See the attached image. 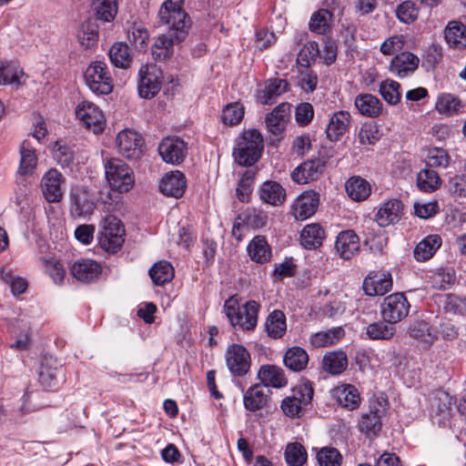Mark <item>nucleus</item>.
<instances>
[{"instance_id":"1","label":"nucleus","mask_w":466,"mask_h":466,"mask_svg":"<svg viewBox=\"0 0 466 466\" xmlns=\"http://www.w3.org/2000/svg\"><path fill=\"white\" fill-rule=\"evenodd\" d=\"M183 0H167L159 9V22L167 26V34L177 42L183 41L190 27V19L182 8Z\"/></svg>"},{"instance_id":"2","label":"nucleus","mask_w":466,"mask_h":466,"mask_svg":"<svg viewBox=\"0 0 466 466\" xmlns=\"http://www.w3.org/2000/svg\"><path fill=\"white\" fill-rule=\"evenodd\" d=\"M259 309L260 305L257 301L248 300L240 306L235 297H230L224 304V311L231 326L243 331L255 329Z\"/></svg>"},{"instance_id":"3","label":"nucleus","mask_w":466,"mask_h":466,"mask_svg":"<svg viewBox=\"0 0 466 466\" xmlns=\"http://www.w3.org/2000/svg\"><path fill=\"white\" fill-rule=\"evenodd\" d=\"M263 137L257 129L244 130L239 137L233 156L240 166H252L261 157Z\"/></svg>"},{"instance_id":"4","label":"nucleus","mask_w":466,"mask_h":466,"mask_svg":"<svg viewBox=\"0 0 466 466\" xmlns=\"http://www.w3.org/2000/svg\"><path fill=\"white\" fill-rule=\"evenodd\" d=\"M125 229L120 219L112 215L105 217L97 233L99 247L106 252H117L124 243Z\"/></svg>"},{"instance_id":"5","label":"nucleus","mask_w":466,"mask_h":466,"mask_svg":"<svg viewBox=\"0 0 466 466\" xmlns=\"http://www.w3.org/2000/svg\"><path fill=\"white\" fill-rule=\"evenodd\" d=\"M106 177L110 187L119 192L129 191L135 183L132 169L121 159L111 158L105 164Z\"/></svg>"},{"instance_id":"6","label":"nucleus","mask_w":466,"mask_h":466,"mask_svg":"<svg viewBox=\"0 0 466 466\" xmlns=\"http://www.w3.org/2000/svg\"><path fill=\"white\" fill-rule=\"evenodd\" d=\"M84 77L89 89L96 94L108 95L113 91V79L105 62H92L86 69Z\"/></svg>"},{"instance_id":"7","label":"nucleus","mask_w":466,"mask_h":466,"mask_svg":"<svg viewBox=\"0 0 466 466\" xmlns=\"http://www.w3.org/2000/svg\"><path fill=\"white\" fill-rule=\"evenodd\" d=\"M410 308V304L407 298L400 292L385 297L380 306L382 319L392 325L405 319L409 314Z\"/></svg>"},{"instance_id":"8","label":"nucleus","mask_w":466,"mask_h":466,"mask_svg":"<svg viewBox=\"0 0 466 466\" xmlns=\"http://www.w3.org/2000/svg\"><path fill=\"white\" fill-rule=\"evenodd\" d=\"M225 360L229 372L235 377L245 376L250 369V354L240 344L229 345L225 353Z\"/></svg>"},{"instance_id":"9","label":"nucleus","mask_w":466,"mask_h":466,"mask_svg":"<svg viewBox=\"0 0 466 466\" xmlns=\"http://www.w3.org/2000/svg\"><path fill=\"white\" fill-rule=\"evenodd\" d=\"M138 93L141 97L152 98L160 90L162 83V72L154 65H147L140 67L138 72Z\"/></svg>"},{"instance_id":"10","label":"nucleus","mask_w":466,"mask_h":466,"mask_svg":"<svg viewBox=\"0 0 466 466\" xmlns=\"http://www.w3.org/2000/svg\"><path fill=\"white\" fill-rule=\"evenodd\" d=\"M76 117L81 123L95 134L104 130L105 117L102 111L95 104L84 101L76 106Z\"/></svg>"},{"instance_id":"11","label":"nucleus","mask_w":466,"mask_h":466,"mask_svg":"<svg viewBox=\"0 0 466 466\" xmlns=\"http://www.w3.org/2000/svg\"><path fill=\"white\" fill-rule=\"evenodd\" d=\"M187 147L183 139L177 137L164 138L158 146L162 159L171 165H179L187 156Z\"/></svg>"},{"instance_id":"12","label":"nucleus","mask_w":466,"mask_h":466,"mask_svg":"<svg viewBox=\"0 0 466 466\" xmlns=\"http://www.w3.org/2000/svg\"><path fill=\"white\" fill-rule=\"evenodd\" d=\"M116 142L119 153L127 158L137 159L143 152L144 140L134 130L125 129L119 132Z\"/></svg>"},{"instance_id":"13","label":"nucleus","mask_w":466,"mask_h":466,"mask_svg":"<svg viewBox=\"0 0 466 466\" xmlns=\"http://www.w3.org/2000/svg\"><path fill=\"white\" fill-rule=\"evenodd\" d=\"M71 213L76 217L91 215L95 209L92 193L85 187H75L71 190Z\"/></svg>"},{"instance_id":"14","label":"nucleus","mask_w":466,"mask_h":466,"mask_svg":"<svg viewBox=\"0 0 466 466\" xmlns=\"http://www.w3.org/2000/svg\"><path fill=\"white\" fill-rule=\"evenodd\" d=\"M319 204V195L315 191L300 194L292 205V215L297 220H305L315 214Z\"/></svg>"},{"instance_id":"15","label":"nucleus","mask_w":466,"mask_h":466,"mask_svg":"<svg viewBox=\"0 0 466 466\" xmlns=\"http://www.w3.org/2000/svg\"><path fill=\"white\" fill-rule=\"evenodd\" d=\"M363 290L367 296H381L392 287L391 275L388 272H371L363 280Z\"/></svg>"},{"instance_id":"16","label":"nucleus","mask_w":466,"mask_h":466,"mask_svg":"<svg viewBox=\"0 0 466 466\" xmlns=\"http://www.w3.org/2000/svg\"><path fill=\"white\" fill-rule=\"evenodd\" d=\"M434 108L440 115L450 117L466 114V102L454 94L441 93L436 98Z\"/></svg>"},{"instance_id":"17","label":"nucleus","mask_w":466,"mask_h":466,"mask_svg":"<svg viewBox=\"0 0 466 466\" xmlns=\"http://www.w3.org/2000/svg\"><path fill=\"white\" fill-rule=\"evenodd\" d=\"M64 177L56 169H49L42 177L41 187L45 198L50 203H56L62 199L61 188Z\"/></svg>"},{"instance_id":"18","label":"nucleus","mask_w":466,"mask_h":466,"mask_svg":"<svg viewBox=\"0 0 466 466\" xmlns=\"http://www.w3.org/2000/svg\"><path fill=\"white\" fill-rule=\"evenodd\" d=\"M325 162L319 158L308 160L297 167L291 173L293 181L304 185L316 180L323 172Z\"/></svg>"},{"instance_id":"19","label":"nucleus","mask_w":466,"mask_h":466,"mask_svg":"<svg viewBox=\"0 0 466 466\" xmlns=\"http://www.w3.org/2000/svg\"><path fill=\"white\" fill-rule=\"evenodd\" d=\"M403 204L397 198L384 202L378 209L375 220L380 227L385 228L397 223L402 215Z\"/></svg>"},{"instance_id":"20","label":"nucleus","mask_w":466,"mask_h":466,"mask_svg":"<svg viewBox=\"0 0 466 466\" xmlns=\"http://www.w3.org/2000/svg\"><path fill=\"white\" fill-rule=\"evenodd\" d=\"M186 177L178 170L167 173L160 181V191L167 197L178 198L183 196L186 190Z\"/></svg>"},{"instance_id":"21","label":"nucleus","mask_w":466,"mask_h":466,"mask_svg":"<svg viewBox=\"0 0 466 466\" xmlns=\"http://www.w3.org/2000/svg\"><path fill=\"white\" fill-rule=\"evenodd\" d=\"M420 58L410 52H401L396 55L390 62V71L398 77H405L413 73L419 66Z\"/></svg>"},{"instance_id":"22","label":"nucleus","mask_w":466,"mask_h":466,"mask_svg":"<svg viewBox=\"0 0 466 466\" xmlns=\"http://www.w3.org/2000/svg\"><path fill=\"white\" fill-rule=\"evenodd\" d=\"M335 248L340 258H351L360 249L358 235L351 229L341 231L337 237Z\"/></svg>"},{"instance_id":"23","label":"nucleus","mask_w":466,"mask_h":466,"mask_svg":"<svg viewBox=\"0 0 466 466\" xmlns=\"http://www.w3.org/2000/svg\"><path fill=\"white\" fill-rule=\"evenodd\" d=\"M351 121L350 112L339 110L332 114L326 128L327 137L330 141H339L349 129Z\"/></svg>"},{"instance_id":"24","label":"nucleus","mask_w":466,"mask_h":466,"mask_svg":"<svg viewBox=\"0 0 466 466\" xmlns=\"http://www.w3.org/2000/svg\"><path fill=\"white\" fill-rule=\"evenodd\" d=\"M270 390L265 385L257 383L245 392L243 396L244 406L250 411H256L265 407L269 400Z\"/></svg>"},{"instance_id":"25","label":"nucleus","mask_w":466,"mask_h":466,"mask_svg":"<svg viewBox=\"0 0 466 466\" xmlns=\"http://www.w3.org/2000/svg\"><path fill=\"white\" fill-rule=\"evenodd\" d=\"M101 271V266L93 259L79 260L75 262L71 267L73 277L86 283L96 280Z\"/></svg>"},{"instance_id":"26","label":"nucleus","mask_w":466,"mask_h":466,"mask_svg":"<svg viewBox=\"0 0 466 466\" xmlns=\"http://www.w3.org/2000/svg\"><path fill=\"white\" fill-rule=\"evenodd\" d=\"M257 377L260 380L259 384L265 385L267 389L268 387L281 388L287 384L282 369L275 365L267 364L261 366Z\"/></svg>"},{"instance_id":"27","label":"nucleus","mask_w":466,"mask_h":466,"mask_svg":"<svg viewBox=\"0 0 466 466\" xmlns=\"http://www.w3.org/2000/svg\"><path fill=\"white\" fill-rule=\"evenodd\" d=\"M290 113V104L281 103L266 117V126L275 136L281 134Z\"/></svg>"},{"instance_id":"28","label":"nucleus","mask_w":466,"mask_h":466,"mask_svg":"<svg viewBox=\"0 0 466 466\" xmlns=\"http://www.w3.org/2000/svg\"><path fill=\"white\" fill-rule=\"evenodd\" d=\"M25 74L12 61L0 60V86H16L24 84Z\"/></svg>"},{"instance_id":"29","label":"nucleus","mask_w":466,"mask_h":466,"mask_svg":"<svg viewBox=\"0 0 466 466\" xmlns=\"http://www.w3.org/2000/svg\"><path fill=\"white\" fill-rule=\"evenodd\" d=\"M259 198L265 203L272 206L281 205L286 199V191L276 181H266L258 189Z\"/></svg>"},{"instance_id":"30","label":"nucleus","mask_w":466,"mask_h":466,"mask_svg":"<svg viewBox=\"0 0 466 466\" xmlns=\"http://www.w3.org/2000/svg\"><path fill=\"white\" fill-rule=\"evenodd\" d=\"M441 246V238L439 235H429L416 245L413 251L414 258L417 261H426L436 253Z\"/></svg>"},{"instance_id":"31","label":"nucleus","mask_w":466,"mask_h":466,"mask_svg":"<svg viewBox=\"0 0 466 466\" xmlns=\"http://www.w3.org/2000/svg\"><path fill=\"white\" fill-rule=\"evenodd\" d=\"M325 231L318 223L306 225L300 232V244L307 249H315L322 245Z\"/></svg>"},{"instance_id":"32","label":"nucleus","mask_w":466,"mask_h":466,"mask_svg":"<svg viewBox=\"0 0 466 466\" xmlns=\"http://www.w3.org/2000/svg\"><path fill=\"white\" fill-rule=\"evenodd\" d=\"M444 37L450 46L462 49L466 46V26L459 21H451L444 30Z\"/></svg>"},{"instance_id":"33","label":"nucleus","mask_w":466,"mask_h":466,"mask_svg":"<svg viewBox=\"0 0 466 466\" xmlns=\"http://www.w3.org/2000/svg\"><path fill=\"white\" fill-rule=\"evenodd\" d=\"M355 106L363 116L376 117L382 111V103L371 94H360L355 98Z\"/></svg>"},{"instance_id":"34","label":"nucleus","mask_w":466,"mask_h":466,"mask_svg":"<svg viewBox=\"0 0 466 466\" xmlns=\"http://www.w3.org/2000/svg\"><path fill=\"white\" fill-rule=\"evenodd\" d=\"M175 43L178 42L170 34L158 35L151 48L153 58L157 61H165L169 58L174 53Z\"/></svg>"},{"instance_id":"35","label":"nucleus","mask_w":466,"mask_h":466,"mask_svg":"<svg viewBox=\"0 0 466 466\" xmlns=\"http://www.w3.org/2000/svg\"><path fill=\"white\" fill-rule=\"evenodd\" d=\"M334 396L342 407L349 410L357 409L360 403V397L358 390L350 384L338 386L334 390Z\"/></svg>"},{"instance_id":"36","label":"nucleus","mask_w":466,"mask_h":466,"mask_svg":"<svg viewBox=\"0 0 466 466\" xmlns=\"http://www.w3.org/2000/svg\"><path fill=\"white\" fill-rule=\"evenodd\" d=\"M344 334V329L341 327H335L312 334L309 342L315 348L328 347L339 342Z\"/></svg>"},{"instance_id":"37","label":"nucleus","mask_w":466,"mask_h":466,"mask_svg":"<svg viewBox=\"0 0 466 466\" xmlns=\"http://www.w3.org/2000/svg\"><path fill=\"white\" fill-rule=\"evenodd\" d=\"M283 361L289 370L299 372L306 369L309 363V355L304 349L292 347L286 351Z\"/></svg>"},{"instance_id":"38","label":"nucleus","mask_w":466,"mask_h":466,"mask_svg":"<svg viewBox=\"0 0 466 466\" xmlns=\"http://www.w3.org/2000/svg\"><path fill=\"white\" fill-rule=\"evenodd\" d=\"M289 83L283 78H269L266 82L262 95L260 96L261 103L264 105L272 104L277 97L288 91Z\"/></svg>"},{"instance_id":"39","label":"nucleus","mask_w":466,"mask_h":466,"mask_svg":"<svg viewBox=\"0 0 466 466\" xmlns=\"http://www.w3.org/2000/svg\"><path fill=\"white\" fill-rule=\"evenodd\" d=\"M348 196L354 201L365 200L371 192L370 183L360 177H351L345 185Z\"/></svg>"},{"instance_id":"40","label":"nucleus","mask_w":466,"mask_h":466,"mask_svg":"<svg viewBox=\"0 0 466 466\" xmlns=\"http://www.w3.org/2000/svg\"><path fill=\"white\" fill-rule=\"evenodd\" d=\"M248 252L250 258L257 263H266L271 258V250L262 236L255 237L248 246Z\"/></svg>"},{"instance_id":"41","label":"nucleus","mask_w":466,"mask_h":466,"mask_svg":"<svg viewBox=\"0 0 466 466\" xmlns=\"http://www.w3.org/2000/svg\"><path fill=\"white\" fill-rule=\"evenodd\" d=\"M347 366L348 359L343 351H331L323 356L322 369L329 374H340Z\"/></svg>"},{"instance_id":"42","label":"nucleus","mask_w":466,"mask_h":466,"mask_svg":"<svg viewBox=\"0 0 466 466\" xmlns=\"http://www.w3.org/2000/svg\"><path fill=\"white\" fill-rule=\"evenodd\" d=\"M265 329L269 337L273 339L281 338L287 329L284 313L281 310H273L266 319Z\"/></svg>"},{"instance_id":"43","label":"nucleus","mask_w":466,"mask_h":466,"mask_svg":"<svg viewBox=\"0 0 466 466\" xmlns=\"http://www.w3.org/2000/svg\"><path fill=\"white\" fill-rule=\"evenodd\" d=\"M108 55L111 63L119 68H128L133 60L129 46L125 43L114 44L110 47Z\"/></svg>"},{"instance_id":"44","label":"nucleus","mask_w":466,"mask_h":466,"mask_svg":"<svg viewBox=\"0 0 466 466\" xmlns=\"http://www.w3.org/2000/svg\"><path fill=\"white\" fill-rule=\"evenodd\" d=\"M20 165L18 172L23 176L31 175L37 164V157L35 149L29 145L28 141H24L20 147Z\"/></svg>"},{"instance_id":"45","label":"nucleus","mask_w":466,"mask_h":466,"mask_svg":"<svg viewBox=\"0 0 466 466\" xmlns=\"http://www.w3.org/2000/svg\"><path fill=\"white\" fill-rule=\"evenodd\" d=\"M148 274L155 285L161 286L174 278V268L167 261H158L149 269Z\"/></svg>"},{"instance_id":"46","label":"nucleus","mask_w":466,"mask_h":466,"mask_svg":"<svg viewBox=\"0 0 466 466\" xmlns=\"http://www.w3.org/2000/svg\"><path fill=\"white\" fill-rule=\"evenodd\" d=\"M96 16L103 22H111L117 14V0H93Z\"/></svg>"},{"instance_id":"47","label":"nucleus","mask_w":466,"mask_h":466,"mask_svg":"<svg viewBox=\"0 0 466 466\" xmlns=\"http://www.w3.org/2000/svg\"><path fill=\"white\" fill-rule=\"evenodd\" d=\"M396 332L392 324L383 321H376L367 326L366 334L370 339H390Z\"/></svg>"},{"instance_id":"48","label":"nucleus","mask_w":466,"mask_h":466,"mask_svg":"<svg viewBox=\"0 0 466 466\" xmlns=\"http://www.w3.org/2000/svg\"><path fill=\"white\" fill-rule=\"evenodd\" d=\"M441 180L436 171L425 168L417 176V186L424 192H432L440 187Z\"/></svg>"},{"instance_id":"49","label":"nucleus","mask_w":466,"mask_h":466,"mask_svg":"<svg viewBox=\"0 0 466 466\" xmlns=\"http://www.w3.org/2000/svg\"><path fill=\"white\" fill-rule=\"evenodd\" d=\"M319 78L309 66H298V86L306 93H313L318 86Z\"/></svg>"},{"instance_id":"50","label":"nucleus","mask_w":466,"mask_h":466,"mask_svg":"<svg viewBox=\"0 0 466 466\" xmlns=\"http://www.w3.org/2000/svg\"><path fill=\"white\" fill-rule=\"evenodd\" d=\"M332 14L327 9H319L312 14L309 20L310 31L324 35L329 29Z\"/></svg>"},{"instance_id":"51","label":"nucleus","mask_w":466,"mask_h":466,"mask_svg":"<svg viewBox=\"0 0 466 466\" xmlns=\"http://www.w3.org/2000/svg\"><path fill=\"white\" fill-rule=\"evenodd\" d=\"M285 460L290 466H302L307 461V452L299 442L289 443L285 449Z\"/></svg>"},{"instance_id":"52","label":"nucleus","mask_w":466,"mask_h":466,"mask_svg":"<svg viewBox=\"0 0 466 466\" xmlns=\"http://www.w3.org/2000/svg\"><path fill=\"white\" fill-rule=\"evenodd\" d=\"M400 85L391 79H386L380 85V94L390 105H397L401 97L400 92Z\"/></svg>"},{"instance_id":"53","label":"nucleus","mask_w":466,"mask_h":466,"mask_svg":"<svg viewBox=\"0 0 466 466\" xmlns=\"http://www.w3.org/2000/svg\"><path fill=\"white\" fill-rule=\"evenodd\" d=\"M409 333L410 337L428 344H431L436 339L431 332L430 324L425 320L413 322L409 328Z\"/></svg>"},{"instance_id":"54","label":"nucleus","mask_w":466,"mask_h":466,"mask_svg":"<svg viewBox=\"0 0 466 466\" xmlns=\"http://www.w3.org/2000/svg\"><path fill=\"white\" fill-rule=\"evenodd\" d=\"M317 461L319 466H340L342 456L333 447H323L317 452Z\"/></svg>"},{"instance_id":"55","label":"nucleus","mask_w":466,"mask_h":466,"mask_svg":"<svg viewBox=\"0 0 466 466\" xmlns=\"http://www.w3.org/2000/svg\"><path fill=\"white\" fill-rule=\"evenodd\" d=\"M319 53L320 50L317 42H307L299 53L297 58L298 66H305V65L310 66V64L315 61Z\"/></svg>"},{"instance_id":"56","label":"nucleus","mask_w":466,"mask_h":466,"mask_svg":"<svg viewBox=\"0 0 466 466\" xmlns=\"http://www.w3.org/2000/svg\"><path fill=\"white\" fill-rule=\"evenodd\" d=\"M77 38L83 46L86 48L93 46L98 38L96 26L91 22L83 23L77 33Z\"/></svg>"},{"instance_id":"57","label":"nucleus","mask_w":466,"mask_h":466,"mask_svg":"<svg viewBox=\"0 0 466 466\" xmlns=\"http://www.w3.org/2000/svg\"><path fill=\"white\" fill-rule=\"evenodd\" d=\"M53 157L62 167H68L74 160V150L62 141H57L53 147Z\"/></svg>"},{"instance_id":"58","label":"nucleus","mask_w":466,"mask_h":466,"mask_svg":"<svg viewBox=\"0 0 466 466\" xmlns=\"http://www.w3.org/2000/svg\"><path fill=\"white\" fill-rule=\"evenodd\" d=\"M255 177V171L252 169L246 170L239 179L237 187V196L241 202H248L249 194L252 191V184Z\"/></svg>"},{"instance_id":"59","label":"nucleus","mask_w":466,"mask_h":466,"mask_svg":"<svg viewBox=\"0 0 466 466\" xmlns=\"http://www.w3.org/2000/svg\"><path fill=\"white\" fill-rule=\"evenodd\" d=\"M243 116V106L238 103H234L224 107L221 119L225 124L233 126L238 124Z\"/></svg>"},{"instance_id":"60","label":"nucleus","mask_w":466,"mask_h":466,"mask_svg":"<svg viewBox=\"0 0 466 466\" xmlns=\"http://www.w3.org/2000/svg\"><path fill=\"white\" fill-rule=\"evenodd\" d=\"M381 419L378 415L364 413L360 421V430L367 435H376L381 429Z\"/></svg>"},{"instance_id":"61","label":"nucleus","mask_w":466,"mask_h":466,"mask_svg":"<svg viewBox=\"0 0 466 466\" xmlns=\"http://www.w3.org/2000/svg\"><path fill=\"white\" fill-rule=\"evenodd\" d=\"M380 138L378 127L370 123L361 126L359 132V139L362 145H373Z\"/></svg>"},{"instance_id":"62","label":"nucleus","mask_w":466,"mask_h":466,"mask_svg":"<svg viewBox=\"0 0 466 466\" xmlns=\"http://www.w3.org/2000/svg\"><path fill=\"white\" fill-rule=\"evenodd\" d=\"M449 160L450 157L444 149L435 147L428 153L427 165L431 167L445 168L449 165Z\"/></svg>"},{"instance_id":"63","label":"nucleus","mask_w":466,"mask_h":466,"mask_svg":"<svg viewBox=\"0 0 466 466\" xmlns=\"http://www.w3.org/2000/svg\"><path fill=\"white\" fill-rule=\"evenodd\" d=\"M418 9L412 2L406 1L397 8V16L402 23L410 24L418 18Z\"/></svg>"},{"instance_id":"64","label":"nucleus","mask_w":466,"mask_h":466,"mask_svg":"<svg viewBox=\"0 0 466 466\" xmlns=\"http://www.w3.org/2000/svg\"><path fill=\"white\" fill-rule=\"evenodd\" d=\"M45 270L56 284H62L66 276V269L62 264L56 259L45 261Z\"/></svg>"}]
</instances>
